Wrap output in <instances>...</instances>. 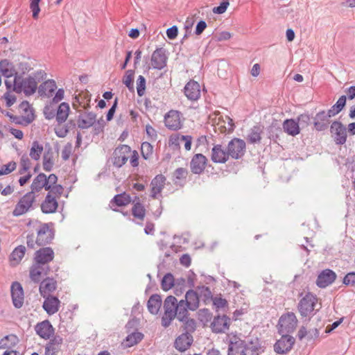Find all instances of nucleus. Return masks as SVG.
Masks as SVG:
<instances>
[{
	"label": "nucleus",
	"mask_w": 355,
	"mask_h": 355,
	"mask_svg": "<svg viewBox=\"0 0 355 355\" xmlns=\"http://www.w3.org/2000/svg\"><path fill=\"white\" fill-rule=\"evenodd\" d=\"M44 75V72L39 71L24 79L20 76H16L13 80L14 89L17 93L23 92L26 95H31L35 92L37 84L43 79Z\"/></svg>",
	"instance_id": "f257e3e1"
},
{
	"label": "nucleus",
	"mask_w": 355,
	"mask_h": 355,
	"mask_svg": "<svg viewBox=\"0 0 355 355\" xmlns=\"http://www.w3.org/2000/svg\"><path fill=\"white\" fill-rule=\"evenodd\" d=\"M57 182L58 177L55 174L52 173L46 176L44 173H41L34 178L31 186V191L28 193H32L35 196V193L40 192L42 189L49 192L53 188L60 185Z\"/></svg>",
	"instance_id": "f03ea898"
},
{
	"label": "nucleus",
	"mask_w": 355,
	"mask_h": 355,
	"mask_svg": "<svg viewBox=\"0 0 355 355\" xmlns=\"http://www.w3.org/2000/svg\"><path fill=\"white\" fill-rule=\"evenodd\" d=\"M63 191V187L59 185L47 193L44 200L41 204V209L43 213L53 214L57 211L58 200L61 198Z\"/></svg>",
	"instance_id": "7ed1b4c3"
},
{
	"label": "nucleus",
	"mask_w": 355,
	"mask_h": 355,
	"mask_svg": "<svg viewBox=\"0 0 355 355\" xmlns=\"http://www.w3.org/2000/svg\"><path fill=\"white\" fill-rule=\"evenodd\" d=\"M53 231L46 223L40 224L37 229V238L35 242L33 241V236L27 237V245L29 248H35L37 245H45L49 243L53 239Z\"/></svg>",
	"instance_id": "20e7f679"
},
{
	"label": "nucleus",
	"mask_w": 355,
	"mask_h": 355,
	"mask_svg": "<svg viewBox=\"0 0 355 355\" xmlns=\"http://www.w3.org/2000/svg\"><path fill=\"white\" fill-rule=\"evenodd\" d=\"M215 131L220 133H231L234 131L235 125L232 118L227 115H222L220 112H214L211 116Z\"/></svg>",
	"instance_id": "39448f33"
},
{
	"label": "nucleus",
	"mask_w": 355,
	"mask_h": 355,
	"mask_svg": "<svg viewBox=\"0 0 355 355\" xmlns=\"http://www.w3.org/2000/svg\"><path fill=\"white\" fill-rule=\"evenodd\" d=\"M177 304V299L174 296L170 295L165 299L164 302V313L162 319L164 327H168L175 318V306Z\"/></svg>",
	"instance_id": "423d86ee"
},
{
	"label": "nucleus",
	"mask_w": 355,
	"mask_h": 355,
	"mask_svg": "<svg viewBox=\"0 0 355 355\" xmlns=\"http://www.w3.org/2000/svg\"><path fill=\"white\" fill-rule=\"evenodd\" d=\"M317 302L318 299L314 295L306 294L298 304V311L300 315L303 317L311 315L315 309Z\"/></svg>",
	"instance_id": "0eeeda50"
},
{
	"label": "nucleus",
	"mask_w": 355,
	"mask_h": 355,
	"mask_svg": "<svg viewBox=\"0 0 355 355\" xmlns=\"http://www.w3.org/2000/svg\"><path fill=\"white\" fill-rule=\"evenodd\" d=\"M35 200V196L32 193H26L23 196L12 211V215L19 216L27 213L32 207Z\"/></svg>",
	"instance_id": "6e6552de"
},
{
	"label": "nucleus",
	"mask_w": 355,
	"mask_h": 355,
	"mask_svg": "<svg viewBox=\"0 0 355 355\" xmlns=\"http://www.w3.org/2000/svg\"><path fill=\"white\" fill-rule=\"evenodd\" d=\"M164 122L168 130H178L183 125L182 114L178 110H171L164 115Z\"/></svg>",
	"instance_id": "1a4fd4ad"
},
{
	"label": "nucleus",
	"mask_w": 355,
	"mask_h": 355,
	"mask_svg": "<svg viewBox=\"0 0 355 355\" xmlns=\"http://www.w3.org/2000/svg\"><path fill=\"white\" fill-rule=\"evenodd\" d=\"M228 355H246L247 345L245 342L234 334L228 335Z\"/></svg>",
	"instance_id": "9d476101"
},
{
	"label": "nucleus",
	"mask_w": 355,
	"mask_h": 355,
	"mask_svg": "<svg viewBox=\"0 0 355 355\" xmlns=\"http://www.w3.org/2000/svg\"><path fill=\"white\" fill-rule=\"evenodd\" d=\"M297 324V320L293 313L282 315L279 320V331L282 334L293 332Z\"/></svg>",
	"instance_id": "9b49d317"
},
{
	"label": "nucleus",
	"mask_w": 355,
	"mask_h": 355,
	"mask_svg": "<svg viewBox=\"0 0 355 355\" xmlns=\"http://www.w3.org/2000/svg\"><path fill=\"white\" fill-rule=\"evenodd\" d=\"M338 113L339 112L334 105L328 110L327 113L324 111L318 113L314 122L315 129L318 131L326 129L329 123V118Z\"/></svg>",
	"instance_id": "f8f14e48"
},
{
	"label": "nucleus",
	"mask_w": 355,
	"mask_h": 355,
	"mask_svg": "<svg viewBox=\"0 0 355 355\" xmlns=\"http://www.w3.org/2000/svg\"><path fill=\"white\" fill-rule=\"evenodd\" d=\"M227 149L232 158L240 159L245 153V142L241 139L234 138L228 143Z\"/></svg>",
	"instance_id": "ddd939ff"
},
{
	"label": "nucleus",
	"mask_w": 355,
	"mask_h": 355,
	"mask_svg": "<svg viewBox=\"0 0 355 355\" xmlns=\"http://www.w3.org/2000/svg\"><path fill=\"white\" fill-rule=\"evenodd\" d=\"M131 154V148L128 145H121L114 151L113 164L117 167H121L128 161Z\"/></svg>",
	"instance_id": "4468645a"
},
{
	"label": "nucleus",
	"mask_w": 355,
	"mask_h": 355,
	"mask_svg": "<svg viewBox=\"0 0 355 355\" xmlns=\"http://www.w3.org/2000/svg\"><path fill=\"white\" fill-rule=\"evenodd\" d=\"M295 343L293 337L288 335H284L279 339L274 345L275 351L278 354H285L289 352Z\"/></svg>",
	"instance_id": "2eb2a0df"
},
{
	"label": "nucleus",
	"mask_w": 355,
	"mask_h": 355,
	"mask_svg": "<svg viewBox=\"0 0 355 355\" xmlns=\"http://www.w3.org/2000/svg\"><path fill=\"white\" fill-rule=\"evenodd\" d=\"M20 123H30L35 119L34 110L31 105L27 101H23L18 107Z\"/></svg>",
	"instance_id": "dca6fc26"
},
{
	"label": "nucleus",
	"mask_w": 355,
	"mask_h": 355,
	"mask_svg": "<svg viewBox=\"0 0 355 355\" xmlns=\"http://www.w3.org/2000/svg\"><path fill=\"white\" fill-rule=\"evenodd\" d=\"M207 164V157L201 153L193 156L190 162V168L192 173L200 174L204 171Z\"/></svg>",
	"instance_id": "f3484780"
},
{
	"label": "nucleus",
	"mask_w": 355,
	"mask_h": 355,
	"mask_svg": "<svg viewBox=\"0 0 355 355\" xmlns=\"http://www.w3.org/2000/svg\"><path fill=\"white\" fill-rule=\"evenodd\" d=\"M331 133L334 137L336 144H343L347 139L346 129L344 125L338 121H334L331 125Z\"/></svg>",
	"instance_id": "a211bd4d"
},
{
	"label": "nucleus",
	"mask_w": 355,
	"mask_h": 355,
	"mask_svg": "<svg viewBox=\"0 0 355 355\" xmlns=\"http://www.w3.org/2000/svg\"><path fill=\"white\" fill-rule=\"evenodd\" d=\"M336 278V273L330 270H323L318 276L316 284L320 288H326L331 284Z\"/></svg>",
	"instance_id": "6ab92c4d"
},
{
	"label": "nucleus",
	"mask_w": 355,
	"mask_h": 355,
	"mask_svg": "<svg viewBox=\"0 0 355 355\" xmlns=\"http://www.w3.org/2000/svg\"><path fill=\"white\" fill-rule=\"evenodd\" d=\"M11 295L14 306L21 308L24 301V291L19 282H14L11 286Z\"/></svg>",
	"instance_id": "aec40b11"
},
{
	"label": "nucleus",
	"mask_w": 355,
	"mask_h": 355,
	"mask_svg": "<svg viewBox=\"0 0 355 355\" xmlns=\"http://www.w3.org/2000/svg\"><path fill=\"white\" fill-rule=\"evenodd\" d=\"M132 202V198L130 194L123 192L114 196L110 200L109 207L114 211H117V207H126Z\"/></svg>",
	"instance_id": "412c9836"
},
{
	"label": "nucleus",
	"mask_w": 355,
	"mask_h": 355,
	"mask_svg": "<svg viewBox=\"0 0 355 355\" xmlns=\"http://www.w3.org/2000/svg\"><path fill=\"white\" fill-rule=\"evenodd\" d=\"M166 60L164 50L157 49L152 54L150 64L154 69H162L166 66Z\"/></svg>",
	"instance_id": "4be33fe9"
},
{
	"label": "nucleus",
	"mask_w": 355,
	"mask_h": 355,
	"mask_svg": "<svg viewBox=\"0 0 355 355\" xmlns=\"http://www.w3.org/2000/svg\"><path fill=\"white\" fill-rule=\"evenodd\" d=\"M230 319L227 316L223 315L222 316L215 317L211 324V328L214 332L222 333L229 329Z\"/></svg>",
	"instance_id": "5701e85b"
},
{
	"label": "nucleus",
	"mask_w": 355,
	"mask_h": 355,
	"mask_svg": "<svg viewBox=\"0 0 355 355\" xmlns=\"http://www.w3.org/2000/svg\"><path fill=\"white\" fill-rule=\"evenodd\" d=\"M54 257V252L50 248H43L36 251L35 254V262L42 264H45L51 261Z\"/></svg>",
	"instance_id": "b1692460"
},
{
	"label": "nucleus",
	"mask_w": 355,
	"mask_h": 355,
	"mask_svg": "<svg viewBox=\"0 0 355 355\" xmlns=\"http://www.w3.org/2000/svg\"><path fill=\"white\" fill-rule=\"evenodd\" d=\"M184 94L188 99L196 101L200 96V86L194 80L189 81L184 87Z\"/></svg>",
	"instance_id": "393cba45"
},
{
	"label": "nucleus",
	"mask_w": 355,
	"mask_h": 355,
	"mask_svg": "<svg viewBox=\"0 0 355 355\" xmlns=\"http://www.w3.org/2000/svg\"><path fill=\"white\" fill-rule=\"evenodd\" d=\"M165 182L166 178L162 175H157L153 179L150 183V196L153 198L156 199L158 198V196L164 189Z\"/></svg>",
	"instance_id": "a878e982"
},
{
	"label": "nucleus",
	"mask_w": 355,
	"mask_h": 355,
	"mask_svg": "<svg viewBox=\"0 0 355 355\" xmlns=\"http://www.w3.org/2000/svg\"><path fill=\"white\" fill-rule=\"evenodd\" d=\"M5 85L7 91L1 96V101H3L6 107H9L14 105L17 101V97L15 94L16 90L14 89V83L6 80H5Z\"/></svg>",
	"instance_id": "bb28decb"
},
{
	"label": "nucleus",
	"mask_w": 355,
	"mask_h": 355,
	"mask_svg": "<svg viewBox=\"0 0 355 355\" xmlns=\"http://www.w3.org/2000/svg\"><path fill=\"white\" fill-rule=\"evenodd\" d=\"M229 157V150L226 152L222 147L221 145H216L211 150V160L215 163H225L226 162Z\"/></svg>",
	"instance_id": "cd10ccee"
},
{
	"label": "nucleus",
	"mask_w": 355,
	"mask_h": 355,
	"mask_svg": "<svg viewBox=\"0 0 355 355\" xmlns=\"http://www.w3.org/2000/svg\"><path fill=\"white\" fill-rule=\"evenodd\" d=\"M42 307L49 315H53L57 313L60 306V301L58 297L47 296L45 297Z\"/></svg>",
	"instance_id": "c85d7f7f"
},
{
	"label": "nucleus",
	"mask_w": 355,
	"mask_h": 355,
	"mask_svg": "<svg viewBox=\"0 0 355 355\" xmlns=\"http://www.w3.org/2000/svg\"><path fill=\"white\" fill-rule=\"evenodd\" d=\"M37 334L42 338L48 339L54 333V329L49 321L44 320L35 327Z\"/></svg>",
	"instance_id": "c756f323"
},
{
	"label": "nucleus",
	"mask_w": 355,
	"mask_h": 355,
	"mask_svg": "<svg viewBox=\"0 0 355 355\" xmlns=\"http://www.w3.org/2000/svg\"><path fill=\"white\" fill-rule=\"evenodd\" d=\"M57 288V282L53 278H46L40 284V292L42 297H46L51 296L50 294L53 293Z\"/></svg>",
	"instance_id": "7c9ffc66"
},
{
	"label": "nucleus",
	"mask_w": 355,
	"mask_h": 355,
	"mask_svg": "<svg viewBox=\"0 0 355 355\" xmlns=\"http://www.w3.org/2000/svg\"><path fill=\"white\" fill-rule=\"evenodd\" d=\"M49 270V268L48 266L35 262L30 270V277L33 282H38L40 281L42 275H46Z\"/></svg>",
	"instance_id": "2f4dec72"
},
{
	"label": "nucleus",
	"mask_w": 355,
	"mask_h": 355,
	"mask_svg": "<svg viewBox=\"0 0 355 355\" xmlns=\"http://www.w3.org/2000/svg\"><path fill=\"white\" fill-rule=\"evenodd\" d=\"M131 214L136 219L143 221L146 217V209L144 205L140 202L138 197L135 198L132 202Z\"/></svg>",
	"instance_id": "473e14b6"
},
{
	"label": "nucleus",
	"mask_w": 355,
	"mask_h": 355,
	"mask_svg": "<svg viewBox=\"0 0 355 355\" xmlns=\"http://www.w3.org/2000/svg\"><path fill=\"white\" fill-rule=\"evenodd\" d=\"M192 342L193 337L191 334H182L176 338L175 347L180 352H184L191 346Z\"/></svg>",
	"instance_id": "72a5a7b5"
},
{
	"label": "nucleus",
	"mask_w": 355,
	"mask_h": 355,
	"mask_svg": "<svg viewBox=\"0 0 355 355\" xmlns=\"http://www.w3.org/2000/svg\"><path fill=\"white\" fill-rule=\"evenodd\" d=\"M58 153L54 152L51 148L46 150L43 156L42 166L46 171H51L55 164Z\"/></svg>",
	"instance_id": "f704fd0d"
},
{
	"label": "nucleus",
	"mask_w": 355,
	"mask_h": 355,
	"mask_svg": "<svg viewBox=\"0 0 355 355\" xmlns=\"http://www.w3.org/2000/svg\"><path fill=\"white\" fill-rule=\"evenodd\" d=\"M0 71L6 78L19 76L13 64L7 59L0 61Z\"/></svg>",
	"instance_id": "c9c22d12"
},
{
	"label": "nucleus",
	"mask_w": 355,
	"mask_h": 355,
	"mask_svg": "<svg viewBox=\"0 0 355 355\" xmlns=\"http://www.w3.org/2000/svg\"><path fill=\"white\" fill-rule=\"evenodd\" d=\"M96 120V116L92 112L85 113L79 116L77 123L78 126L82 129L89 128L92 126Z\"/></svg>",
	"instance_id": "e433bc0d"
},
{
	"label": "nucleus",
	"mask_w": 355,
	"mask_h": 355,
	"mask_svg": "<svg viewBox=\"0 0 355 355\" xmlns=\"http://www.w3.org/2000/svg\"><path fill=\"white\" fill-rule=\"evenodd\" d=\"M263 131V126L260 124L254 125L249 131L247 140L251 144L260 142L261 139V134Z\"/></svg>",
	"instance_id": "4c0bfd02"
},
{
	"label": "nucleus",
	"mask_w": 355,
	"mask_h": 355,
	"mask_svg": "<svg viewBox=\"0 0 355 355\" xmlns=\"http://www.w3.org/2000/svg\"><path fill=\"white\" fill-rule=\"evenodd\" d=\"M283 129L285 132L291 136H296L300 132L297 121L294 119H286L283 123Z\"/></svg>",
	"instance_id": "58836bf2"
},
{
	"label": "nucleus",
	"mask_w": 355,
	"mask_h": 355,
	"mask_svg": "<svg viewBox=\"0 0 355 355\" xmlns=\"http://www.w3.org/2000/svg\"><path fill=\"white\" fill-rule=\"evenodd\" d=\"M162 306V298L157 294L153 295L150 297L147 307L149 312L152 314H157Z\"/></svg>",
	"instance_id": "ea45409f"
},
{
	"label": "nucleus",
	"mask_w": 355,
	"mask_h": 355,
	"mask_svg": "<svg viewBox=\"0 0 355 355\" xmlns=\"http://www.w3.org/2000/svg\"><path fill=\"white\" fill-rule=\"evenodd\" d=\"M189 307V310L194 311L198 309L199 306V297L196 292L193 290H189L185 295V300H184Z\"/></svg>",
	"instance_id": "a19ab883"
},
{
	"label": "nucleus",
	"mask_w": 355,
	"mask_h": 355,
	"mask_svg": "<svg viewBox=\"0 0 355 355\" xmlns=\"http://www.w3.org/2000/svg\"><path fill=\"white\" fill-rule=\"evenodd\" d=\"M189 307L184 300H180L175 306V317L180 321L186 320L189 316Z\"/></svg>",
	"instance_id": "79ce46f5"
},
{
	"label": "nucleus",
	"mask_w": 355,
	"mask_h": 355,
	"mask_svg": "<svg viewBox=\"0 0 355 355\" xmlns=\"http://www.w3.org/2000/svg\"><path fill=\"white\" fill-rule=\"evenodd\" d=\"M26 252V248L23 245L17 247L11 253L10 262L12 266H17L20 263Z\"/></svg>",
	"instance_id": "37998d69"
},
{
	"label": "nucleus",
	"mask_w": 355,
	"mask_h": 355,
	"mask_svg": "<svg viewBox=\"0 0 355 355\" xmlns=\"http://www.w3.org/2000/svg\"><path fill=\"white\" fill-rule=\"evenodd\" d=\"M70 107L68 103H62L57 110L56 120L58 123H64L68 118Z\"/></svg>",
	"instance_id": "c03bdc74"
},
{
	"label": "nucleus",
	"mask_w": 355,
	"mask_h": 355,
	"mask_svg": "<svg viewBox=\"0 0 355 355\" xmlns=\"http://www.w3.org/2000/svg\"><path fill=\"white\" fill-rule=\"evenodd\" d=\"M19 342L18 338L10 334L0 339V349H11L15 347Z\"/></svg>",
	"instance_id": "a18cd8bd"
},
{
	"label": "nucleus",
	"mask_w": 355,
	"mask_h": 355,
	"mask_svg": "<svg viewBox=\"0 0 355 355\" xmlns=\"http://www.w3.org/2000/svg\"><path fill=\"white\" fill-rule=\"evenodd\" d=\"M57 89V85L53 80H48L40 86V92L46 96H51Z\"/></svg>",
	"instance_id": "49530a36"
},
{
	"label": "nucleus",
	"mask_w": 355,
	"mask_h": 355,
	"mask_svg": "<svg viewBox=\"0 0 355 355\" xmlns=\"http://www.w3.org/2000/svg\"><path fill=\"white\" fill-rule=\"evenodd\" d=\"M62 340H53L49 342L45 349L46 355H56L60 351Z\"/></svg>",
	"instance_id": "de8ad7c7"
},
{
	"label": "nucleus",
	"mask_w": 355,
	"mask_h": 355,
	"mask_svg": "<svg viewBox=\"0 0 355 355\" xmlns=\"http://www.w3.org/2000/svg\"><path fill=\"white\" fill-rule=\"evenodd\" d=\"M143 334L139 332H134L130 335H128L125 341L124 345L125 347H130L137 344L143 339Z\"/></svg>",
	"instance_id": "09e8293b"
},
{
	"label": "nucleus",
	"mask_w": 355,
	"mask_h": 355,
	"mask_svg": "<svg viewBox=\"0 0 355 355\" xmlns=\"http://www.w3.org/2000/svg\"><path fill=\"white\" fill-rule=\"evenodd\" d=\"M90 99L86 94H79L75 97L73 107L77 108L78 106L86 109L89 104Z\"/></svg>",
	"instance_id": "8fccbe9b"
},
{
	"label": "nucleus",
	"mask_w": 355,
	"mask_h": 355,
	"mask_svg": "<svg viewBox=\"0 0 355 355\" xmlns=\"http://www.w3.org/2000/svg\"><path fill=\"white\" fill-rule=\"evenodd\" d=\"M44 148L42 144L38 141H35L33 142L31 148L30 149L29 155L34 160H39L42 153L43 152Z\"/></svg>",
	"instance_id": "3c124183"
},
{
	"label": "nucleus",
	"mask_w": 355,
	"mask_h": 355,
	"mask_svg": "<svg viewBox=\"0 0 355 355\" xmlns=\"http://www.w3.org/2000/svg\"><path fill=\"white\" fill-rule=\"evenodd\" d=\"M141 153L144 159H150L153 154V146L147 141H144L141 146Z\"/></svg>",
	"instance_id": "603ef678"
},
{
	"label": "nucleus",
	"mask_w": 355,
	"mask_h": 355,
	"mask_svg": "<svg viewBox=\"0 0 355 355\" xmlns=\"http://www.w3.org/2000/svg\"><path fill=\"white\" fill-rule=\"evenodd\" d=\"M134 71L128 70L123 78V83L130 90L134 91L133 85Z\"/></svg>",
	"instance_id": "864d4df0"
},
{
	"label": "nucleus",
	"mask_w": 355,
	"mask_h": 355,
	"mask_svg": "<svg viewBox=\"0 0 355 355\" xmlns=\"http://www.w3.org/2000/svg\"><path fill=\"white\" fill-rule=\"evenodd\" d=\"M174 285L173 276L168 273L165 275L162 281V288L164 291H167L170 290Z\"/></svg>",
	"instance_id": "5fc2aeb1"
},
{
	"label": "nucleus",
	"mask_w": 355,
	"mask_h": 355,
	"mask_svg": "<svg viewBox=\"0 0 355 355\" xmlns=\"http://www.w3.org/2000/svg\"><path fill=\"white\" fill-rule=\"evenodd\" d=\"M213 304L217 310H225L228 307L227 301L221 297V296H216L213 298Z\"/></svg>",
	"instance_id": "6e6d98bb"
},
{
	"label": "nucleus",
	"mask_w": 355,
	"mask_h": 355,
	"mask_svg": "<svg viewBox=\"0 0 355 355\" xmlns=\"http://www.w3.org/2000/svg\"><path fill=\"white\" fill-rule=\"evenodd\" d=\"M17 167L15 162H10L0 167V175H8L15 171Z\"/></svg>",
	"instance_id": "4d7b16f0"
},
{
	"label": "nucleus",
	"mask_w": 355,
	"mask_h": 355,
	"mask_svg": "<svg viewBox=\"0 0 355 355\" xmlns=\"http://www.w3.org/2000/svg\"><path fill=\"white\" fill-rule=\"evenodd\" d=\"M146 80L144 76H139L137 80V92L139 96H142L145 93Z\"/></svg>",
	"instance_id": "13d9d810"
},
{
	"label": "nucleus",
	"mask_w": 355,
	"mask_h": 355,
	"mask_svg": "<svg viewBox=\"0 0 355 355\" xmlns=\"http://www.w3.org/2000/svg\"><path fill=\"white\" fill-rule=\"evenodd\" d=\"M41 0H31L30 8L33 12V17L35 19L38 18L40 12L39 3Z\"/></svg>",
	"instance_id": "bf43d9fd"
},
{
	"label": "nucleus",
	"mask_w": 355,
	"mask_h": 355,
	"mask_svg": "<svg viewBox=\"0 0 355 355\" xmlns=\"http://www.w3.org/2000/svg\"><path fill=\"white\" fill-rule=\"evenodd\" d=\"M230 6L229 0H223L219 6L214 7L212 10L214 14H223Z\"/></svg>",
	"instance_id": "052dcab7"
},
{
	"label": "nucleus",
	"mask_w": 355,
	"mask_h": 355,
	"mask_svg": "<svg viewBox=\"0 0 355 355\" xmlns=\"http://www.w3.org/2000/svg\"><path fill=\"white\" fill-rule=\"evenodd\" d=\"M55 132L59 137H64L68 133V129L63 123H59L55 128Z\"/></svg>",
	"instance_id": "680f3d73"
},
{
	"label": "nucleus",
	"mask_w": 355,
	"mask_h": 355,
	"mask_svg": "<svg viewBox=\"0 0 355 355\" xmlns=\"http://www.w3.org/2000/svg\"><path fill=\"white\" fill-rule=\"evenodd\" d=\"M184 135L180 134H174L169 137V144L175 146H180L183 141Z\"/></svg>",
	"instance_id": "e2e57ef3"
},
{
	"label": "nucleus",
	"mask_w": 355,
	"mask_h": 355,
	"mask_svg": "<svg viewBox=\"0 0 355 355\" xmlns=\"http://www.w3.org/2000/svg\"><path fill=\"white\" fill-rule=\"evenodd\" d=\"M232 34L229 31H221L216 34V37L218 42L226 41L231 39Z\"/></svg>",
	"instance_id": "0e129e2a"
},
{
	"label": "nucleus",
	"mask_w": 355,
	"mask_h": 355,
	"mask_svg": "<svg viewBox=\"0 0 355 355\" xmlns=\"http://www.w3.org/2000/svg\"><path fill=\"white\" fill-rule=\"evenodd\" d=\"M343 283L346 285H355V272H349L345 275Z\"/></svg>",
	"instance_id": "69168bd1"
},
{
	"label": "nucleus",
	"mask_w": 355,
	"mask_h": 355,
	"mask_svg": "<svg viewBox=\"0 0 355 355\" xmlns=\"http://www.w3.org/2000/svg\"><path fill=\"white\" fill-rule=\"evenodd\" d=\"M146 132L148 137L153 141L157 139V134L156 130L153 128L150 125L148 124L146 125Z\"/></svg>",
	"instance_id": "338daca9"
},
{
	"label": "nucleus",
	"mask_w": 355,
	"mask_h": 355,
	"mask_svg": "<svg viewBox=\"0 0 355 355\" xmlns=\"http://www.w3.org/2000/svg\"><path fill=\"white\" fill-rule=\"evenodd\" d=\"M184 322V328L188 331H193L196 329V322L193 319L187 318L183 321Z\"/></svg>",
	"instance_id": "774afa93"
}]
</instances>
